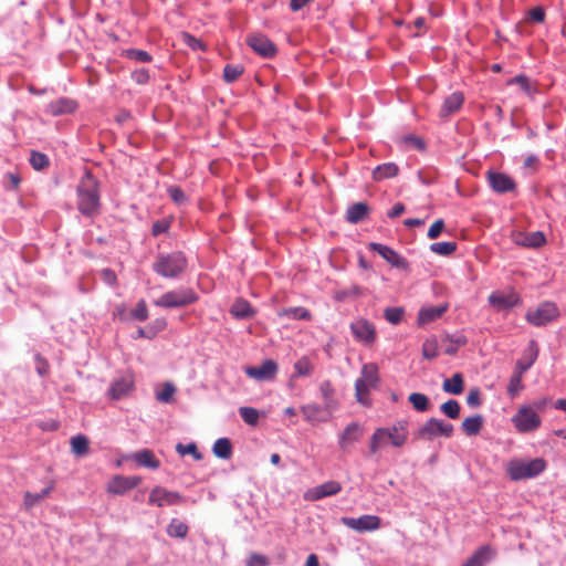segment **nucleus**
Here are the masks:
<instances>
[{
    "instance_id": "obj_1",
    "label": "nucleus",
    "mask_w": 566,
    "mask_h": 566,
    "mask_svg": "<svg viewBox=\"0 0 566 566\" xmlns=\"http://www.w3.org/2000/svg\"><path fill=\"white\" fill-rule=\"evenodd\" d=\"M408 434L407 420H398L390 427L377 428L370 437L369 452L376 454L388 444L401 448L406 444Z\"/></svg>"
},
{
    "instance_id": "obj_2",
    "label": "nucleus",
    "mask_w": 566,
    "mask_h": 566,
    "mask_svg": "<svg viewBox=\"0 0 566 566\" xmlns=\"http://www.w3.org/2000/svg\"><path fill=\"white\" fill-rule=\"evenodd\" d=\"M77 208L85 216H93L99 208L98 181L88 171L77 186Z\"/></svg>"
},
{
    "instance_id": "obj_3",
    "label": "nucleus",
    "mask_w": 566,
    "mask_h": 566,
    "mask_svg": "<svg viewBox=\"0 0 566 566\" xmlns=\"http://www.w3.org/2000/svg\"><path fill=\"white\" fill-rule=\"evenodd\" d=\"M187 269V259L181 252L160 254L153 264V270L166 279H175Z\"/></svg>"
},
{
    "instance_id": "obj_4",
    "label": "nucleus",
    "mask_w": 566,
    "mask_h": 566,
    "mask_svg": "<svg viewBox=\"0 0 566 566\" xmlns=\"http://www.w3.org/2000/svg\"><path fill=\"white\" fill-rule=\"evenodd\" d=\"M379 384L378 366L374 363L363 365L360 377L355 381V396L361 405H369V392Z\"/></svg>"
},
{
    "instance_id": "obj_5",
    "label": "nucleus",
    "mask_w": 566,
    "mask_h": 566,
    "mask_svg": "<svg viewBox=\"0 0 566 566\" xmlns=\"http://www.w3.org/2000/svg\"><path fill=\"white\" fill-rule=\"evenodd\" d=\"M545 468L546 462L541 458L530 461L511 460L506 465V473L512 481H520L537 476Z\"/></svg>"
},
{
    "instance_id": "obj_6",
    "label": "nucleus",
    "mask_w": 566,
    "mask_h": 566,
    "mask_svg": "<svg viewBox=\"0 0 566 566\" xmlns=\"http://www.w3.org/2000/svg\"><path fill=\"white\" fill-rule=\"evenodd\" d=\"M538 346L535 340H531L527 346V353L530 355V359L527 363H524L523 360H517L515 365V370L513 375L510 378L509 385H507V395L512 398L516 397L521 390L524 388L522 384V376L523 374L528 370L532 365L535 363V360L538 357Z\"/></svg>"
},
{
    "instance_id": "obj_7",
    "label": "nucleus",
    "mask_w": 566,
    "mask_h": 566,
    "mask_svg": "<svg viewBox=\"0 0 566 566\" xmlns=\"http://www.w3.org/2000/svg\"><path fill=\"white\" fill-rule=\"evenodd\" d=\"M198 300L197 294L191 289H178L164 293L154 304L159 307L174 308L182 307L195 303Z\"/></svg>"
},
{
    "instance_id": "obj_8",
    "label": "nucleus",
    "mask_w": 566,
    "mask_h": 566,
    "mask_svg": "<svg viewBox=\"0 0 566 566\" xmlns=\"http://www.w3.org/2000/svg\"><path fill=\"white\" fill-rule=\"evenodd\" d=\"M453 424L441 419L430 418L415 432V438L428 441L437 437L450 438L453 434Z\"/></svg>"
},
{
    "instance_id": "obj_9",
    "label": "nucleus",
    "mask_w": 566,
    "mask_h": 566,
    "mask_svg": "<svg viewBox=\"0 0 566 566\" xmlns=\"http://www.w3.org/2000/svg\"><path fill=\"white\" fill-rule=\"evenodd\" d=\"M559 316L558 307L553 302L541 303L536 308L528 310L525 319L534 326H544Z\"/></svg>"
},
{
    "instance_id": "obj_10",
    "label": "nucleus",
    "mask_w": 566,
    "mask_h": 566,
    "mask_svg": "<svg viewBox=\"0 0 566 566\" xmlns=\"http://www.w3.org/2000/svg\"><path fill=\"white\" fill-rule=\"evenodd\" d=\"M514 427L521 433L531 432L539 428L542 420L537 412L528 406H522L512 418Z\"/></svg>"
},
{
    "instance_id": "obj_11",
    "label": "nucleus",
    "mask_w": 566,
    "mask_h": 566,
    "mask_svg": "<svg viewBox=\"0 0 566 566\" xmlns=\"http://www.w3.org/2000/svg\"><path fill=\"white\" fill-rule=\"evenodd\" d=\"M185 501L179 492L169 491L163 486H155L148 497V503L158 507L179 505Z\"/></svg>"
},
{
    "instance_id": "obj_12",
    "label": "nucleus",
    "mask_w": 566,
    "mask_h": 566,
    "mask_svg": "<svg viewBox=\"0 0 566 566\" xmlns=\"http://www.w3.org/2000/svg\"><path fill=\"white\" fill-rule=\"evenodd\" d=\"M342 524L358 533L373 532L381 526V520L377 515H361L355 517H342Z\"/></svg>"
},
{
    "instance_id": "obj_13",
    "label": "nucleus",
    "mask_w": 566,
    "mask_h": 566,
    "mask_svg": "<svg viewBox=\"0 0 566 566\" xmlns=\"http://www.w3.org/2000/svg\"><path fill=\"white\" fill-rule=\"evenodd\" d=\"M350 331L355 339L365 345H371L376 340L375 325L365 318L353 322L350 324Z\"/></svg>"
},
{
    "instance_id": "obj_14",
    "label": "nucleus",
    "mask_w": 566,
    "mask_h": 566,
    "mask_svg": "<svg viewBox=\"0 0 566 566\" xmlns=\"http://www.w3.org/2000/svg\"><path fill=\"white\" fill-rule=\"evenodd\" d=\"M248 45L263 57H272L276 53L274 43L265 35L260 33L249 34L247 36Z\"/></svg>"
},
{
    "instance_id": "obj_15",
    "label": "nucleus",
    "mask_w": 566,
    "mask_h": 566,
    "mask_svg": "<svg viewBox=\"0 0 566 566\" xmlns=\"http://www.w3.org/2000/svg\"><path fill=\"white\" fill-rule=\"evenodd\" d=\"M491 189L496 193L512 192L516 189V182L509 175L497 171L486 174Z\"/></svg>"
},
{
    "instance_id": "obj_16",
    "label": "nucleus",
    "mask_w": 566,
    "mask_h": 566,
    "mask_svg": "<svg viewBox=\"0 0 566 566\" xmlns=\"http://www.w3.org/2000/svg\"><path fill=\"white\" fill-rule=\"evenodd\" d=\"M369 249L374 252H377L388 263L397 269H406L408 266V262L402 256H400L395 250L385 244L371 242L369 243Z\"/></svg>"
},
{
    "instance_id": "obj_17",
    "label": "nucleus",
    "mask_w": 566,
    "mask_h": 566,
    "mask_svg": "<svg viewBox=\"0 0 566 566\" xmlns=\"http://www.w3.org/2000/svg\"><path fill=\"white\" fill-rule=\"evenodd\" d=\"M277 373V364L272 359L264 360L259 367H248L245 374L256 380H272Z\"/></svg>"
},
{
    "instance_id": "obj_18",
    "label": "nucleus",
    "mask_w": 566,
    "mask_h": 566,
    "mask_svg": "<svg viewBox=\"0 0 566 566\" xmlns=\"http://www.w3.org/2000/svg\"><path fill=\"white\" fill-rule=\"evenodd\" d=\"M342 491V484L337 481H328L313 489H310L304 497L308 501H317L326 496H332Z\"/></svg>"
},
{
    "instance_id": "obj_19",
    "label": "nucleus",
    "mask_w": 566,
    "mask_h": 566,
    "mask_svg": "<svg viewBox=\"0 0 566 566\" xmlns=\"http://www.w3.org/2000/svg\"><path fill=\"white\" fill-rule=\"evenodd\" d=\"M489 303L491 306H493L496 311H503L509 310L520 303L518 295L511 291L507 293L504 292H493L489 296Z\"/></svg>"
},
{
    "instance_id": "obj_20",
    "label": "nucleus",
    "mask_w": 566,
    "mask_h": 566,
    "mask_svg": "<svg viewBox=\"0 0 566 566\" xmlns=\"http://www.w3.org/2000/svg\"><path fill=\"white\" fill-rule=\"evenodd\" d=\"M142 482V479L138 476H122L116 475L107 486V491L113 494H123L126 491H129Z\"/></svg>"
},
{
    "instance_id": "obj_21",
    "label": "nucleus",
    "mask_w": 566,
    "mask_h": 566,
    "mask_svg": "<svg viewBox=\"0 0 566 566\" xmlns=\"http://www.w3.org/2000/svg\"><path fill=\"white\" fill-rule=\"evenodd\" d=\"M496 555V551L491 545L479 547L472 556L462 566H484Z\"/></svg>"
},
{
    "instance_id": "obj_22",
    "label": "nucleus",
    "mask_w": 566,
    "mask_h": 566,
    "mask_svg": "<svg viewBox=\"0 0 566 566\" xmlns=\"http://www.w3.org/2000/svg\"><path fill=\"white\" fill-rule=\"evenodd\" d=\"M448 310V304L422 307L417 317L418 325L424 326L440 318Z\"/></svg>"
},
{
    "instance_id": "obj_23",
    "label": "nucleus",
    "mask_w": 566,
    "mask_h": 566,
    "mask_svg": "<svg viewBox=\"0 0 566 566\" xmlns=\"http://www.w3.org/2000/svg\"><path fill=\"white\" fill-rule=\"evenodd\" d=\"M134 386V378L132 375H124L114 380L109 388V395L113 399H120L126 396Z\"/></svg>"
},
{
    "instance_id": "obj_24",
    "label": "nucleus",
    "mask_w": 566,
    "mask_h": 566,
    "mask_svg": "<svg viewBox=\"0 0 566 566\" xmlns=\"http://www.w3.org/2000/svg\"><path fill=\"white\" fill-rule=\"evenodd\" d=\"M77 107V103L74 99L62 97L48 104L46 113L52 116H60L64 114L73 113Z\"/></svg>"
},
{
    "instance_id": "obj_25",
    "label": "nucleus",
    "mask_w": 566,
    "mask_h": 566,
    "mask_svg": "<svg viewBox=\"0 0 566 566\" xmlns=\"http://www.w3.org/2000/svg\"><path fill=\"white\" fill-rule=\"evenodd\" d=\"M464 96L461 92H454L450 94L443 102L439 115L442 118H446L453 113L458 112L463 105Z\"/></svg>"
},
{
    "instance_id": "obj_26",
    "label": "nucleus",
    "mask_w": 566,
    "mask_h": 566,
    "mask_svg": "<svg viewBox=\"0 0 566 566\" xmlns=\"http://www.w3.org/2000/svg\"><path fill=\"white\" fill-rule=\"evenodd\" d=\"M302 413L305 420L311 423L324 422L328 419V413L316 403L303 406Z\"/></svg>"
},
{
    "instance_id": "obj_27",
    "label": "nucleus",
    "mask_w": 566,
    "mask_h": 566,
    "mask_svg": "<svg viewBox=\"0 0 566 566\" xmlns=\"http://www.w3.org/2000/svg\"><path fill=\"white\" fill-rule=\"evenodd\" d=\"M369 213V207L366 202H356L348 207L346 211V220L349 223H358L367 218Z\"/></svg>"
},
{
    "instance_id": "obj_28",
    "label": "nucleus",
    "mask_w": 566,
    "mask_h": 566,
    "mask_svg": "<svg viewBox=\"0 0 566 566\" xmlns=\"http://www.w3.org/2000/svg\"><path fill=\"white\" fill-rule=\"evenodd\" d=\"M133 459L140 467L149 469H158L160 467V461L155 457L154 452L149 449H144L136 452L133 455Z\"/></svg>"
},
{
    "instance_id": "obj_29",
    "label": "nucleus",
    "mask_w": 566,
    "mask_h": 566,
    "mask_svg": "<svg viewBox=\"0 0 566 566\" xmlns=\"http://www.w3.org/2000/svg\"><path fill=\"white\" fill-rule=\"evenodd\" d=\"M361 437V429L357 423H350L344 430L339 439L342 449H346L354 442L358 441Z\"/></svg>"
},
{
    "instance_id": "obj_30",
    "label": "nucleus",
    "mask_w": 566,
    "mask_h": 566,
    "mask_svg": "<svg viewBox=\"0 0 566 566\" xmlns=\"http://www.w3.org/2000/svg\"><path fill=\"white\" fill-rule=\"evenodd\" d=\"M399 168L394 163H386L377 166L373 170V178L375 181H381L388 178H394L398 175Z\"/></svg>"
},
{
    "instance_id": "obj_31",
    "label": "nucleus",
    "mask_w": 566,
    "mask_h": 566,
    "mask_svg": "<svg viewBox=\"0 0 566 566\" xmlns=\"http://www.w3.org/2000/svg\"><path fill=\"white\" fill-rule=\"evenodd\" d=\"M230 313L235 318H249L253 315L254 311L252 310L250 303L245 300L238 298L231 306Z\"/></svg>"
},
{
    "instance_id": "obj_32",
    "label": "nucleus",
    "mask_w": 566,
    "mask_h": 566,
    "mask_svg": "<svg viewBox=\"0 0 566 566\" xmlns=\"http://www.w3.org/2000/svg\"><path fill=\"white\" fill-rule=\"evenodd\" d=\"M483 426V417L481 415H475L472 417H468L462 421L461 429L467 436H475L478 434Z\"/></svg>"
},
{
    "instance_id": "obj_33",
    "label": "nucleus",
    "mask_w": 566,
    "mask_h": 566,
    "mask_svg": "<svg viewBox=\"0 0 566 566\" xmlns=\"http://www.w3.org/2000/svg\"><path fill=\"white\" fill-rule=\"evenodd\" d=\"M442 388L446 392L452 395H460L464 389L463 376L460 373H455L451 378L443 381Z\"/></svg>"
},
{
    "instance_id": "obj_34",
    "label": "nucleus",
    "mask_w": 566,
    "mask_h": 566,
    "mask_svg": "<svg viewBox=\"0 0 566 566\" xmlns=\"http://www.w3.org/2000/svg\"><path fill=\"white\" fill-rule=\"evenodd\" d=\"M54 490V482L51 481L49 485L43 489L40 493L24 492V506L27 509H31L41 500L45 499L50 495V493Z\"/></svg>"
},
{
    "instance_id": "obj_35",
    "label": "nucleus",
    "mask_w": 566,
    "mask_h": 566,
    "mask_svg": "<svg viewBox=\"0 0 566 566\" xmlns=\"http://www.w3.org/2000/svg\"><path fill=\"white\" fill-rule=\"evenodd\" d=\"M279 316L302 321H310L312 318L311 312L302 306L283 308L279 312Z\"/></svg>"
},
{
    "instance_id": "obj_36",
    "label": "nucleus",
    "mask_w": 566,
    "mask_h": 566,
    "mask_svg": "<svg viewBox=\"0 0 566 566\" xmlns=\"http://www.w3.org/2000/svg\"><path fill=\"white\" fill-rule=\"evenodd\" d=\"M212 452L217 458L230 459L232 455L231 441L228 438L218 439L212 447Z\"/></svg>"
},
{
    "instance_id": "obj_37",
    "label": "nucleus",
    "mask_w": 566,
    "mask_h": 566,
    "mask_svg": "<svg viewBox=\"0 0 566 566\" xmlns=\"http://www.w3.org/2000/svg\"><path fill=\"white\" fill-rule=\"evenodd\" d=\"M88 439L83 434H77L71 439V450L75 455H85L88 453Z\"/></svg>"
},
{
    "instance_id": "obj_38",
    "label": "nucleus",
    "mask_w": 566,
    "mask_h": 566,
    "mask_svg": "<svg viewBox=\"0 0 566 566\" xmlns=\"http://www.w3.org/2000/svg\"><path fill=\"white\" fill-rule=\"evenodd\" d=\"M189 527L184 522L172 518L167 527V534L170 537L185 538L188 534Z\"/></svg>"
},
{
    "instance_id": "obj_39",
    "label": "nucleus",
    "mask_w": 566,
    "mask_h": 566,
    "mask_svg": "<svg viewBox=\"0 0 566 566\" xmlns=\"http://www.w3.org/2000/svg\"><path fill=\"white\" fill-rule=\"evenodd\" d=\"M465 344H467V339L463 336L454 338L453 336L447 335L442 339V345L444 346V353L447 355H454V354H457L458 349L461 346H464Z\"/></svg>"
},
{
    "instance_id": "obj_40",
    "label": "nucleus",
    "mask_w": 566,
    "mask_h": 566,
    "mask_svg": "<svg viewBox=\"0 0 566 566\" xmlns=\"http://www.w3.org/2000/svg\"><path fill=\"white\" fill-rule=\"evenodd\" d=\"M422 356L424 359L432 360L439 354V345L436 336L427 338L422 344Z\"/></svg>"
},
{
    "instance_id": "obj_41",
    "label": "nucleus",
    "mask_w": 566,
    "mask_h": 566,
    "mask_svg": "<svg viewBox=\"0 0 566 566\" xmlns=\"http://www.w3.org/2000/svg\"><path fill=\"white\" fill-rule=\"evenodd\" d=\"M546 239L543 232L535 231L532 233H527L523 235L522 241H517V243L528 247V248H539L545 243Z\"/></svg>"
},
{
    "instance_id": "obj_42",
    "label": "nucleus",
    "mask_w": 566,
    "mask_h": 566,
    "mask_svg": "<svg viewBox=\"0 0 566 566\" xmlns=\"http://www.w3.org/2000/svg\"><path fill=\"white\" fill-rule=\"evenodd\" d=\"M29 161L32 168L39 171L50 166L49 157L45 154L36 150L31 151Z\"/></svg>"
},
{
    "instance_id": "obj_43",
    "label": "nucleus",
    "mask_w": 566,
    "mask_h": 566,
    "mask_svg": "<svg viewBox=\"0 0 566 566\" xmlns=\"http://www.w3.org/2000/svg\"><path fill=\"white\" fill-rule=\"evenodd\" d=\"M408 400L417 411L424 412L429 408V399L423 394L412 392L409 395Z\"/></svg>"
},
{
    "instance_id": "obj_44",
    "label": "nucleus",
    "mask_w": 566,
    "mask_h": 566,
    "mask_svg": "<svg viewBox=\"0 0 566 566\" xmlns=\"http://www.w3.org/2000/svg\"><path fill=\"white\" fill-rule=\"evenodd\" d=\"M455 250H457L455 242H436L430 245L431 252L439 254V255H443V256H448V255L452 254Z\"/></svg>"
},
{
    "instance_id": "obj_45",
    "label": "nucleus",
    "mask_w": 566,
    "mask_h": 566,
    "mask_svg": "<svg viewBox=\"0 0 566 566\" xmlns=\"http://www.w3.org/2000/svg\"><path fill=\"white\" fill-rule=\"evenodd\" d=\"M244 69L240 64H227L223 69V78L228 83L237 81L243 73Z\"/></svg>"
},
{
    "instance_id": "obj_46",
    "label": "nucleus",
    "mask_w": 566,
    "mask_h": 566,
    "mask_svg": "<svg viewBox=\"0 0 566 566\" xmlns=\"http://www.w3.org/2000/svg\"><path fill=\"white\" fill-rule=\"evenodd\" d=\"M440 410L450 419H458L461 407L457 400L449 399L440 406Z\"/></svg>"
},
{
    "instance_id": "obj_47",
    "label": "nucleus",
    "mask_w": 566,
    "mask_h": 566,
    "mask_svg": "<svg viewBox=\"0 0 566 566\" xmlns=\"http://www.w3.org/2000/svg\"><path fill=\"white\" fill-rule=\"evenodd\" d=\"M124 55L127 59H130L133 61L140 62V63H149L153 60L151 55L147 51L139 50V49H127L124 51Z\"/></svg>"
},
{
    "instance_id": "obj_48",
    "label": "nucleus",
    "mask_w": 566,
    "mask_h": 566,
    "mask_svg": "<svg viewBox=\"0 0 566 566\" xmlns=\"http://www.w3.org/2000/svg\"><path fill=\"white\" fill-rule=\"evenodd\" d=\"M295 376L304 377L310 376L313 371V366L306 356L301 357L295 364Z\"/></svg>"
},
{
    "instance_id": "obj_49",
    "label": "nucleus",
    "mask_w": 566,
    "mask_h": 566,
    "mask_svg": "<svg viewBox=\"0 0 566 566\" xmlns=\"http://www.w3.org/2000/svg\"><path fill=\"white\" fill-rule=\"evenodd\" d=\"M239 413L243 421L250 426H255L259 422V411L252 407H241Z\"/></svg>"
},
{
    "instance_id": "obj_50",
    "label": "nucleus",
    "mask_w": 566,
    "mask_h": 566,
    "mask_svg": "<svg viewBox=\"0 0 566 566\" xmlns=\"http://www.w3.org/2000/svg\"><path fill=\"white\" fill-rule=\"evenodd\" d=\"M176 451L181 457L191 454L193 457V459L197 461H200L202 459V454L199 452L196 443H188V444L178 443L176 446Z\"/></svg>"
},
{
    "instance_id": "obj_51",
    "label": "nucleus",
    "mask_w": 566,
    "mask_h": 566,
    "mask_svg": "<svg viewBox=\"0 0 566 566\" xmlns=\"http://www.w3.org/2000/svg\"><path fill=\"white\" fill-rule=\"evenodd\" d=\"M405 311L402 307H387L384 311V316L387 322L397 325L401 322Z\"/></svg>"
},
{
    "instance_id": "obj_52",
    "label": "nucleus",
    "mask_w": 566,
    "mask_h": 566,
    "mask_svg": "<svg viewBox=\"0 0 566 566\" xmlns=\"http://www.w3.org/2000/svg\"><path fill=\"white\" fill-rule=\"evenodd\" d=\"M180 36H181L182 42L187 46L192 49L193 51H197V50L206 51V44L200 39H197L192 34H190L188 32H182Z\"/></svg>"
},
{
    "instance_id": "obj_53",
    "label": "nucleus",
    "mask_w": 566,
    "mask_h": 566,
    "mask_svg": "<svg viewBox=\"0 0 566 566\" xmlns=\"http://www.w3.org/2000/svg\"><path fill=\"white\" fill-rule=\"evenodd\" d=\"M167 193L170 199L177 205H186L188 202V197L184 192V190L178 186H170L167 189Z\"/></svg>"
},
{
    "instance_id": "obj_54",
    "label": "nucleus",
    "mask_w": 566,
    "mask_h": 566,
    "mask_svg": "<svg viewBox=\"0 0 566 566\" xmlns=\"http://www.w3.org/2000/svg\"><path fill=\"white\" fill-rule=\"evenodd\" d=\"M175 391L176 387L171 382H166L163 389L156 394V398L161 402H170Z\"/></svg>"
},
{
    "instance_id": "obj_55",
    "label": "nucleus",
    "mask_w": 566,
    "mask_h": 566,
    "mask_svg": "<svg viewBox=\"0 0 566 566\" xmlns=\"http://www.w3.org/2000/svg\"><path fill=\"white\" fill-rule=\"evenodd\" d=\"M132 317L137 321H146L148 318V308L146 305V302L144 300H140L136 307L130 313Z\"/></svg>"
},
{
    "instance_id": "obj_56",
    "label": "nucleus",
    "mask_w": 566,
    "mask_h": 566,
    "mask_svg": "<svg viewBox=\"0 0 566 566\" xmlns=\"http://www.w3.org/2000/svg\"><path fill=\"white\" fill-rule=\"evenodd\" d=\"M247 566H269L270 560L269 558L259 553H251L245 562Z\"/></svg>"
},
{
    "instance_id": "obj_57",
    "label": "nucleus",
    "mask_w": 566,
    "mask_h": 566,
    "mask_svg": "<svg viewBox=\"0 0 566 566\" xmlns=\"http://www.w3.org/2000/svg\"><path fill=\"white\" fill-rule=\"evenodd\" d=\"M509 85L511 84H517L521 86V88L527 93V94H531L532 92V88H531V83H530V80L527 76L525 75H516L515 77L511 78L509 82H507Z\"/></svg>"
},
{
    "instance_id": "obj_58",
    "label": "nucleus",
    "mask_w": 566,
    "mask_h": 566,
    "mask_svg": "<svg viewBox=\"0 0 566 566\" xmlns=\"http://www.w3.org/2000/svg\"><path fill=\"white\" fill-rule=\"evenodd\" d=\"M444 229V221L442 219L436 220L428 230V238L433 240L437 239Z\"/></svg>"
},
{
    "instance_id": "obj_59",
    "label": "nucleus",
    "mask_w": 566,
    "mask_h": 566,
    "mask_svg": "<svg viewBox=\"0 0 566 566\" xmlns=\"http://www.w3.org/2000/svg\"><path fill=\"white\" fill-rule=\"evenodd\" d=\"M467 403L470 407H479L481 405V391L478 387L470 389L467 396Z\"/></svg>"
},
{
    "instance_id": "obj_60",
    "label": "nucleus",
    "mask_w": 566,
    "mask_h": 566,
    "mask_svg": "<svg viewBox=\"0 0 566 566\" xmlns=\"http://www.w3.org/2000/svg\"><path fill=\"white\" fill-rule=\"evenodd\" d=\"M149 77L150 76L148 70L144 67L137 69L132 73V78L140 85L148 83Z\"/></svg>"
},
{
    "instance_id": "obj_61",
    "label": "nucleus",
    "mask_w": 566,
    "mask_h": 566,
    "mask_svg": "<svg viewBox=\"0 0 566 566\" xmlns=\"http://www.w3.org/2000/svg\"><path fill=\"white\" fill-rule=\"evenodd\" d=\"M101 277L106 284H108L111 286H114L117 283V276H116L115 272L111 269L102 270Z\"/></svg>"
},
{
    "instance_id": "obj_62",
    "label": "nucleus",
    "mask_w": 566,
    "mask_h": 566,
    "mask_svg": "<svg viewBox=\"0 0 566 566\" xmlns=\"http://www.w3.org/2000/svg\"><path fill=\"white\" fill-rule=\"evenodd\" d=\"M528 18L533 22L541 23L545 20V11L542 7H535L528 12Z\"/></svg>"
},
{
    "instance_id": "obj_63",
    "label": "nucleus",
    "mask_w": 566,
    "mask_h": 566,
    "mask_svg": "<svg viewBox=\"0 0 566 566\" xmlns=\"http://www.w3.org/2000/svg\"><path fill=\"white\" fill-rule=\"evenodd\" d=\"M169 222L167 220H158L153 224L151 233L157 237L164 232H166L169 228Z\"/></svg>"
},
{
    "instance_id": "obj_64",
    "label": "nucleus",
    "mask_w": 566,
    "mask_h": 566,
    "mask_svg": "<svg viewBox=\"0 0 566 566\" xmlns=\"http://www.w3.org/2000/svg\"><path fill=\"white\" fill-rule=\"evenodd\" d=\"M35 360L38 363L36 371L41 376H45L49 373V363L41 355L35 356Z\"/></svg>"
}]
</instances>
